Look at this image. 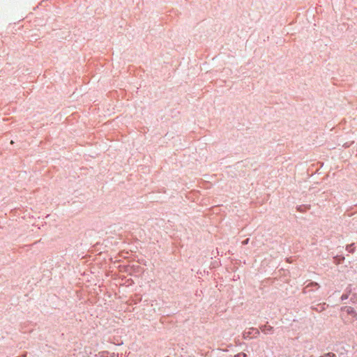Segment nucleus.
I'll list each match as a JSON object with an SVG mask.
<instances>
[{"label":"nucleus","mask_w":357,"mask_h":357,"mask_svg":"<svg viewBox=\"0 0 357 357\" xmlns=\"http://www.w3.org/2000/svg\"><path fill=\"white\" fill-rule=\"evenodd\" d=\"M272 327L271 326H267V325H264L262 328H261V330L262 331H264V333H268L269 332H271L272 331Z\"/></svg>","instance_id":"nucleus-2"},{"label":"nucleus","mask_w":357,"mask_h":357,"mask_svg":"<svg viewBox=\"0 0 357 357\" xmlns=\"http://www.w3.org/2000/svg\"><path fill=\"white\" fill-rule=\"evenodd\" d=\"M348 297H349L348 294H342L341 296V300L342 301L347 300L348 298Z\"/></svg>","instance_id":"nucleus-4"},{"label":"nucleus","mask_w":357,"mask_h":357,"mask_svg":"<svg viewBox=\"0 0 357 357\" xmlns=\"http://www.w3.org/2000/svg\"><path fill=\"white\" fill-rule=\"evenodd\" d=\"M321 357H336V355L333 353H328L327 354Z\"/></svg>","instance_id":"nucleus-3"},{"label":"nucleus","mask_w":357,"mask_h":357,"mask_svg":"<svg viewBox=\"0 0 357 357\" xmlns=\"http://www.w3.org/2000/svg\"><path fill=\"white\" fill-rule=\"evenodd\" d=\"M248 242H249V238H247V239H245V241H243L242 242V244H243V245H246V244H248Z\"/></svg>","instance_id":"nucleus-8"},{"label":"nucleus","mask_w":357,"mask_h":357,"mask_svg":"<svg viewBox=\"0 0 357 357\" xmlns=\"http://www.w3.org/2000/svg\"><path fill=\"white\" fill-rule=\"evenodd\" d=\"M312 285H315V286H317L318 284L317 283H312Z\"/></svg>","instance_id":"nucleus-9"},{"label":"nucleus","mask_w":357,"mask_h":357,"mask_svg":"<svg viewBox=\"0 0 357 357\" xmlns=\"http://www.w3.org/2000/svg\"><path fill=\"white\" fill-rule=\"evenodd\" d=\"M352 245H347V250H348L349 252H351L352 251V249H351Z\"/></svg>","instance_id":"nucleus-7"},{"label":"nucleus","mask_w":357,"mask_h":357,"mask_svg":"<svg viewBox=\"0 0 357 357\" xmlns=\"http://www.w3.org/2000/svg\"><path fill=\"white\" fill-rule=\"evenodd\" d=\"M342 310L346 312L348 314L352 316L354 318H356L357 313L354 310V309L349 306H346L342 308Z\"/></svg>","instance_id":"nucleus-1"},{"label":"nucleus","mask_w":357,"mask_h":357,"mask_svg":"<svg viewBox=\"0 0 357 357\" xmlns=\"http://www.w3.org/2000/svg\"><path fill=\"white\" fill-rule=\"evenodd\" d=\"M234 357H247V355L245 353H240L235 356Z\"/></svg>","instance_id":"nucleus-5"},{"label":"nucleus","mask_w":357,"mask_h":357,"mask_svg":"<svg viewBox=\"0 0 357 357\" xmlns=\"http://www.w3.org/2000/svg\"><path fill=\"white\" fill-rule=\"evenodd\" d=\"M250 332H244L243 337L244 338H247V337H248L250 336Z\"/></svg>","instance_id":"nucleus-6"}]
</instances>
